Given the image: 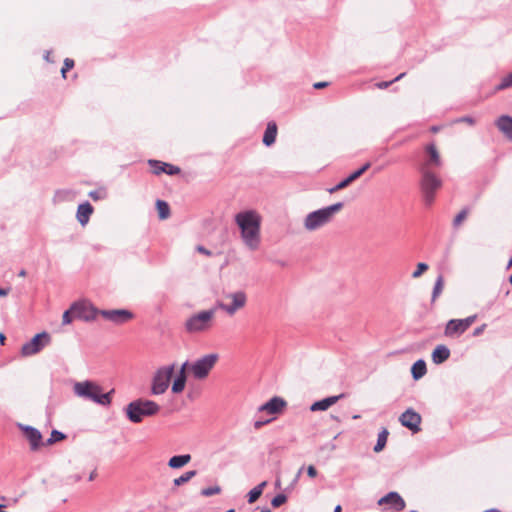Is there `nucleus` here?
I'll use <instances>...</instances> for the list:
<instances>
[{
  "instance_id": "1",
  "label": "nucleus",
  "mask_w": 512,
  "mask_h": 512,
  "mask_svg": "<svg viewBox=\"0 0 512 512\" xmlns=\"http://www.w3.org/2000/svg\"><path fill=\"white\" fill-rule=\"evenodd\" d=\"M235 223L240 229L241 239L245 246L255 251L261 243V217L254 210H246L235 215Z\"/></svg>"
},
{
  "instance_id": "2",
  "label": "nucleus",
  "mask_w": 512,
  "mask_h": 512,
  "mask_svg": "<svg viewBox=\"0 0 512 512\" xmlns=\"http://www.w3.org/2000/svg\"><path fill=\"white\" fill-rule=\"evenodd\" d=\"M218 360L217 354H207L204 357L198 359L191 365H188V362H184L181 365L179 370V374L172 384V392L173 393H181L185 388L186 383V375L185 371L189 367L195 379L202 380L205 379L214 365Z\"/></svg>"
},
{
  "instance_id": "3",
  "label": "nucleus",
  "mask_w": 512,
  "mask_h": 512,
  "mask_svg": "<svg viewBox=\"0 0 512 512\" xmlns=\"http://www.w3.org/2000/svg\"><path fill=\"white\" fill-rule=\"evenodd\" d=\"M75 395L85 400L92 401L102 406H108L111 403V393H104L102 388L95 382L82 381L76 382L73 386Z\"/></svg>"
},
{
  "instance_id": "4",
  "label": "nucleus",
  "mask_w": 512,
  "mask_h": 512,
  "mask_svg": "<svg viewBox=\"0 0 512 512\" xmlns=\"http://www.w3.org/2000/svg\"><path fill=\"white\" fill-rule=\"evenodd\" d=\"M160 410V405L155 401L143 398L130 402L125 408L126 416L132 423H140L144 417L155 416Z\"/></svg>"
},
{
  "instance_id": "5",
  "label": "nucleus",
  "mask_w": 512,
  "mask_h": 512,
  "mask_svg": "<svg viewBox=\"0 0 512 512\" xmlns=\"http://www.w3.org/2000/svg\"><path fill=\"white\" fill-rule=\"evenodd\" d=\"M342 202L313 211L304 219V227L308 231H315L332 221L335 213L343 208Z\"/></svg>"
},
{
  "instance_id": "6",
  "label": "nucleus",
  "mask_w": 512,
  "mask_h": 512,
  "mask_svg": "<svg viewBox=\"0 0 512 512\" xmlns=\"http://www.w3.org/2000/svg\"><path fill=\"white\" fill-rule=\"evenodd\" d=\"M419 170L421 173L420 189L423 200L426 205L430 206L435 199L436 191L442 186V181L427 165L420 166Z\"/></svg>"
},
{
  "instance_id": "7",
  "label": "nucleus",
  "mask_w": 512,
  "mask_h": 512,
  "mask_svg": "<svg viewBox=\"0 0 512 512\" xmlns=\"http://www.w3.org/2000/svg\"><path fill=\"white\" fill-rule=\"evenodd\" d=\"M216 311L217 307H214L190 316L185 322V329L189 333L203 332L210 329L213 325Z\"/></svg>"
},
{
  "instance_id": "8",
  "label": "nucleus",
  "mask_w": 512,
  "mask_h": 512,
  "mask_svg": "<svg viewBox=\"0 0 512 512\" xmlns=\"http://www.w3.org/2000/svg\"><path fill=\"white\" fill-rule=\"evenodd\" d=\"M175 365H167L159 368L153 379L151 385V394L152 395H162L166 392L169 387L170 380L174 374Z\"/></svg>"
},
{
  "instance_id": "9",
  "label": "nucleus",
  "mask_w": 512,
  "mask_h": 512,
  "mask_svg": "<svg viewBox=\"0 0 512 512\" xmlns=\"http://www.w3.org/2000/svg\"><path fill=\"white\" fill-rule=\"evenodd\" d=\"M94 313L85 303L75 302L71 307L63 313L62 324L72 323L74 319L89 320L93 318Z\"/></svg>"
},
{
  "instance_id": "10",
  "label": "nucleus",
  "mask_w": 512,
  "mask_h": 512,
  "mask_svg": "<svg viewBox=\"0 0 512 512\" xmlns=\"http://www.w3.org/2000/svg\"><path fill=\"white\" fill-rule=\"evenodd\" d=\"M226 298L231 300L230 304L218 301L215 307L225 311L228 315H234L239 309L245 306L247 301L246 294L243 291L227 294Z\"/></svg>"
},
{
  "instance_id": "11",
  "label": "nucleus",
  "mask_w": 512,
  "mask_h": 512,
  "mask_svg": "<svg viewBox=\"0 0 512 512\" xmlns=\"http://www.w3.org/2000/svg\"><path fill=\"white\" fill-rule=\"evenodd\" d=\"M476 318V315H472L465 319H452L448 321L445 328V335L449 337L460 336L475 322Z\"/></svg>"
},
{
  "instance_id": "12",
  "label": "nucleus",
  "mask_w": 512,
  "mask_h": 512,
  "mask_svg": "<svg viewBox=\"0 0 512 512\" xmlns=\"http://www.w3.org/2000/svg\"><path fill=\"white\" fill-rule=\"evenodd\" d=\"M51 341V337L47 332L36 334L30 341L23 344L20 352H40Z\"/></svg>"
},
{
  "instance_id": "13",
  "label": "nucleus",
  "mask_w": 512,
  "mask_h": 512,
  "mask_svg": "<svg viewBox=\"0 0 512 512\" xmlns=\"http://www.w3.org/2000/svg\"><path fill=\"white\" fill-rule=\"evenodd\" d=\"M421 420L422 418L420 414L417 413L412 408H409L406 411H404L399 417V421L402 424V426L408 428L413 433H417L420 431Z\"/></svg>"
},
{
  "instance_id": "14",
  "label": "nucleus",
  "mask_w": 512,
  "mask_h": 512,
  "mask_svg": "<svg viewBox=\"0 0 512 512\" xmlns=\"http://www.w3.org/2000/svg\"><path fill=\"white\" fill-rule=\"evenodd\" d=\"M100 314L106 320L116 324L126 323L133 317V314L126 309L101 310Z\"/></svg>"
},
{
  "instance_id": "15",
  "label": "nucleus",
  "mask_w": 512,
  "mask_h": 512,
  "mask_svg": "<svg viewBox=\"0 0 512 512\" xmlns=\"http://www.w3.org/2000/svg\"><path fill=\"white\" fill-rule=\"evenodd\" d=\"M371 164L370 162H366L363 166H361L359 169L351 173L348 177L340 181L337 185L334 187L328 189V192L333 194L339 190H342L349 186L352 182L357 180L360 176H362L369 168Z\"/></svg>"
},
{
  "instance_id": "16",
  "label": "nucleus",
  "mask_w": 512,
  "mask_h": 512,
  "mask_svg": "<svg viewBox=\"0 0 512 512\" xmlns=\"http://www.w3.org/2000/svg\"><path fill=\"white\" fill-rule=\"evenodd\" d=\"M378 505H388L395 511H402L405 508V501L397 492H389L378 500Z\"/></svg>"
},
{
  "instance_id": "17",
  "label": "nucleus",
  "mask_w": 512,
  "mask_h": 512,
  "mask_svg": "<svg viewBox=\"0 0 512 512\" xmlns=\"http://www.w3.org/2000/svg\"><path fill=\"white\" fill-rule=\"evenodd\" d=\"M285 406L286 402L282 398L273 397L268 402L259 407V412L275 415L281 413Z\"/></svg>"
},
{
  "instance_id": "18",
  "label": "nucleus",
  "mask_w": 512,
  "mask_h": 512,
  "mask_svg": "<svg viewBox=\"0 0 512 512\" xmlns=\"http://www.w3.org/2000/svg\"><path fill=\"white\" fill-rule=\"evenodd\" d=\"M148 164L153 168V173L155 175H159L161 173H166L168 175H177L181 171L179 167L159 160H149Z\"/></svg>"
},
{
  "instance_id": "19",
  "label": "nucleus",
  "mask_w": 512,
  "mask_h": 512,
  "mask_svg": "<svg viewBox=\"0 0 512 512\" xmlns=\"http://www.w3.org/2000/svg\"><path fill=\"white\" fill-rule=\"evenodd\" d=\"M495 125L499 131L509 140L512 141V117L508 115L500 116Z\"/></svg>"
},
{
  "instance_id": "20",
  "label": "nucleus",
  "mask_w": 512,
  "mask_h": 512,
  "mask_svg": "<svg viewBox=\"0 0 512 512\" xmlns=\"http://www.w3.org/2000/svg\"><path fill=\"white\" fill-rule=\"evenodd\" d=\"M426 152L429 155V159L423 162L421 166L427 165L430 170H432L434 167H440L442 162L436 146L434 144L427 145Z\"/></svg>"
},
{
  "instance_id": "21",
  "label": "nucleus",
  "mask_w": 512,
  "mask_h": 512,
  "mask_svg": "<svg viewBox=\"0 0 512 512\" xmlns=\"http://www.w3.org/2000/svg\"><path fill=\"white\" fill-rule=\"evenodd\" d=\"M26 438L30 442L31 449L37 450L41 445L42 435L39 430L31 426L22 427Z\"/></svg>"
},
{
  "instance_id": "22",
  "label": "nucleus",
  "mask_w": 512,
  "mask_h": 512,
  "mask_svg": "<svg viewBox=\"0 0 512 512\" xmlns=\"http://www.w3.org/2000/svg\"><path fill=\"white\" fill-rule=\"evenodd\" d=\"M93 213V207L89 202H84L80 204L77 208V220L79 223L84 226L88 223L91 214Z\"/></svg>"
},
{
  "instance_id": "23",
  "label": "nucleus",
  "mask_w": 512,
  "mask_h": 512,
  "mask_svg": "<svg viewBox=\"0 0 512 512\" xmlns=\"http://www.w3.org/2000/svg\"><path fill=\"white\" fill-rule=\"evenodd\" d=\"M342 397H343V394H340L337 396H331V397L324 398L320 401H316L311 405L310 410L313 412L327 410L329 407L334 405Z\"/></svg>"
},
{
  "instance_id": "24",
  "label": "nucleus",
  "mask_w": 512,
  "mask_h": 512,
  "mask_svg": "<svg viewBox=\"0 0 512 512\" xmlns=\"http://www.w3.org/2000/svg\"><path fill=\"white\" fill-rule=\"evenodd\" d=\"M277 136V125L275 122H269L263 135V143L266 146H271L275 143Z\"/></svg>"
},
{
  "instance_id": "25",
  "label": "nucleus",
  "mask_w": 512,
  "mask_h": 512,
  "mask_svg": "<svg viewBox=\"0 0 512 512\" xmlns=\"http://www.w3.org/2000/svg\"><path fill=\"white\" fill-rule=\"evenodd\" d=\"M191 461L190 454L176 455L169 459L168 466L172 469H179Z\"/></svg>"
},
{
  "instance_id": "26",
  "label": "nucleus",
  "mask_w": 512,
  "mask_h": 512,
  "mask_svg": "<svg viewBox=\"0 0 512 512\" xmlns=\"http://www.w3.org/2000/svg\"><path fill=\"white\" fill-rule=\"evenodd\" d=\"M412 375L413 378L418 380L422 378L426 374V363L424 360L420 359L416 361L412 366Z\"/></svg>"
},
{
  "instance_id": "27",
  "label": "nucleus",
  "mask_w": 512,
  "mask_h": 512,
  "mask_svg": "<svg viewBox=\"0 0 512 512\" xmlns=\"http://www.w3.org/2000/svg\"><path fill=\"white\" fill-rule=\"evenodd\" d=\"M156 208L161 220L167 219L170 216V207L167 202L163 200H157Z\"/></svg>"
},
{
  "instance_id": "28",
  "label": "nucleus",
  "mask_w": 512,
  "mask_h": 512,
  "mask_svg": "<svg viewBox=\"0 0 512 512\" xmlns=\"http://www.w3.org/2000/svg\"><path fill=\"white\" fill-rule=\"evenodd\" d=\"M196 474H197L196 470L186 471L181 476H179L178 478H175L173 480V485L175 487H179V486L187 483L188 481H190L193 477L196 476Z\"/></svg>"
},
{
  "instance_id": "29",
  "label": "nucleus",
  "mask_w": 512,
  "mask_h": 512,
  "mask_svg": "<svg viewBox=\"0 0 512 512\" xmlns=\"http://www.w3.org/2000/svg\"><path fill=\"white\" fill-rule=\"evenodd\" d=\"M266 484V481H263L259 485L254 487L252 490H250V492L248 493V502L250 504L254 503L261 496Z\"/></svg>"
},
{
  "instance_id": "30",
  "label": "nucleus",
  "mask_w": 512,
  "mask_h": 512,
  "mask_svg": "<svg viewBox=\"0 0 512 512\" xmlns=\"http://www.w3.org/2000/svg\"><path fill=\"white\" fill-rule=\"evenodd\" d=\"M388 431L387 429H383L379 434H378V438H377V443L376 445L374 446V451L375 452H380L384 449L386 443H387V438H388Z\"/></svg>"
},
{
  "instance_id": "31",
  "label": "nucleus",
  "mask_w": 512,
  "mask_h": 512,
  "mask_svg": "<svg viewBox=\"0 0 512 512\" xmlns=\"http://www.w3.org/2000/svg\"><path fill=\"white\" fill-rule=\"evenodd\" d=\"M444 287V278L442 275H439L435 281L434 288L432 291L431 301L434 302L437 297L442 293Z\"/></svg>"
},
{
  "instance_id": "32",
  "label": "nucleus",
  "mask_w": 512,
  "mask_h": 512,
  "mask_svg": "<svg viewBox=\"0 0 512 512\" xmlns=\"http://www.w3.org/2000/svg\"><path fill=\"white\" fill-rule=\"evenodd\" d=\"M512 87V72L504 76L501 82L496 86V91L505 90Z\"/></svg>"
},
{
  "instance_id": "33",
  "label": "nucleus",
  "mask_w": 512,
  "mask_h": 512,
  "mask_svg": "<svg viewBox=\"0 0 512 512\" xmlns=\"http://www.w3.org/2000/svg\"><path fill=\"white\" fill-rule=\"evenodd\" d=\"M468 213H469V209L464 208L455 216V218L453 220L454 228H457L462 224V222L467 218Z\"/></svg>"
},
{
  "instance_id": "34",
  "label": "nucleus",
  "mask_w": 512,
  "mask_h": 512,
  "mask_svg": "<svg viewBox=\"0 0 512 512\" xmlns=\"http://www.w3.org/2000/svg\"><path fill=\"white\" fill-rule=\"evenodd\" d=\"M65 437L66 436L62 432L58 430H53L51 432L50 438L47 440V445H52L58 441L65 439Z\"/></svg>"
},
{
  "instance_id": "35",
  "label": "nucleus",
  "mask_w": 512,
  "mask_h": 512,
  "mask_svg": "<svg viewBox=\"0 0 512 512\" xmlns=\"http://www.w3.org/2000/svg\"><path fill=\"white\" fill-rule=\"evenodd\" d=\"M221 492V488L219 486L207 487L201 490V495L205 497H209L212 495L219 494Z\"/></svg>"
},
{
  "instance_id": "36",
  "label": "nucleus",
  "mask_w": 512,
  "mask_h": 512,
  "mask_svg": "<svg viewBox=\"0 0 512 512\" xmlns=\"http://www.w3.org/2000/svg\"><path fill=\"white\" fill-rule=\"evenodd\" d=\"M428 265L426 263H418L416 270L412 273L413 278H419L424 272L428 270Z\"/></svg>"
},
{
  "instance_id": "37",
  "label": "nucleus",
  "mask_w": 512,
  "mask_h": 512,
  "mask_svg": "<svg viewBox=\"0 0 512 512\" xmlns=\"http://www.w3.org/2000/svg\"><path fill=\"white\" fill-rule=\"evenodd\" d=\"M405 76V73H401L399 74L396 78H394L393 80L391 81H382V82H379L376 84V86L379 88V89H386L388 88L392 83L396 82V81H399L400 79H402L403 77Z\"/></svg>"
},
{
  "instance_id": "38",
  "label": "nucleus",
  "mask_w": 512,
  "mask_h": 512,
  "mask_svg": "<svg viewBox=\"0 0 512 512\" xmlns=\"http://www.w3.org/2000/svg\"><path fill=\"white\" fill-rule=\"evenodd\" d=\"M106 194L105 189L93 190L89 192V197L96 201L104 199Z\"/></svg>"
},
{
  "instance_id": "39",
  "label": "nucleus",
  "mask_w": 512,
  "mask_h": 512,
  "mask_svg": "<svg viewBox=\"0 0 512 512\" xmlns=\"http://www.w3.org/2000/svg\"><path fill=\"white\" fill-rule=\"evenodd\" d=\"M287 501V497L286 495L284 494H278L276 495L272 501H271V505L273 507H280L281 505H283L285 502Z\"/></svg>"
},
{
  "instance_id": "40",
  "label": "nucleus",
  "mask_w": 512,
  "mask_h": 512,
  "mask_svg": "<svg viewBox=\"0 0 512 512\" xmlns=\"http://www.w3.org/2000/svg\"><path fill=\"white\" fill-rule=\"evenodd\" d=\"M74 66V61L70 58H66L64 60V65L61 69V74L64 78H66V72L69 71L70 69H72Z\"/></svg>"
},
{
  "instance_id": "41",
  "label": "nucleus",
  "mask_w": 512,
  "mask_h": 512,
  "mask_svg": "<svg viewBox=\"0 0 512 512\" xmlns=\"http://www.w3.org/2000/svg\"><path fill=\"white\" fill-rule=\"evenodd\" d=\"M450 354H432V360L435 364L444 363Z\"/></svg>"
},
{
  "instance_id": "42",
  "label": "nucleus",
  "mask_w": 512,
  "mask_h": 512,
  "mask_svg": "<svg viewBox=\"0 0 512 512\" xmlns=\"http://www.w3.org/2000/svg\"><path fill=\"white\" fill-rule=\"evenodd\" d=\"M307 474L309 477L314 478L317 476V470L313 465H309L307 468Z\"/></svg>"
},
{
  "instance_id": "43",
  "label": "nucleus",
  "mask_w": 512,
  "mask_h": 512,
  "mask_svg": "<svg viewBox=\"0 0 512 512\" xmlns=\"http://www.w3.org/2000/svg\"><path fill=\"white\" fill-rule=\"evenodd\" d=\"M196 250L204 255L210 256L212 253L208 249H206L204 246L198 245L196 247Z\"/></svg>"
},
{
  "instance_id": "44",
  "label": "nucleus",
  "mask_w": 512,
  "mask_h": 512,
  "mask_svg": "<svg viewBox=\"0 0 512 512\" xmlns=\"http://www.w3.org/2000/svg\"><path fill=\"white\" fill-rule=\"evenodd\" d=\"M432 352H450L449 349L444 345H437Z\"/></svg>"
},
{
  "instance_id": "45",
  "label": "nucleus",
  "mask_w": 512,
  "mask_h": 512,
  "mask_svg": "<svg viewBox=\"0 0 512 512\" xmlns=\"http://www.w3.org/2000/svg\"><path fill=\"white\" fill-rule=\"evenodd\" d=\"M328 85H329V83H328V82H316V83L313 85V87H314L315 89H322V88L327 87Z\"/></svg>"
},
{
  "instance_id": "46",
  "label": "nucleus",
  "mask_w": 512,
  "mask_h": 512,
  "mask_svg": "<svg viewBox=\"0 0 512 512\" xmlns=\"http://www.w3.org/2000/svg\"><path fill=\"white\" fill-rule=\"evenodd\" d=\"M485 327H486V325H485V324L481 325L480 327H477V328L474 330L473 335H474V336H478V335H480V334L484 331Z\"/></svg>"
},
{
  "instance_id": "47",
  "label": "nucleus",
  "mask_w": 512,
  "mask_h": 512,
  "mask_svg": "<svg viewBox=\"0 0 512 512\" xmlns=\"http://www.w3.org/2000/svg\"><path fill=\"white\" fill-rule=\"evenodd\" d=\"M461 121L462 122H466L470 125H474L475 124V120L472 118V117H469V116H465L463 118H461Z\"/></svg>"
},
{
  "instance_id": "48",
  "label": "nucleus",
  "mask_w": 512,
  "mask_h": 512,
  "mask_svg": "<svg viewBox=\"0 0 512 512\" xmlns=\"http://www.w3.org/2000/svg\"><path fill=\"white\" fill-rule=\"evenodd\" d=\"M10 292V288H2L0 287V297L7 296Z\"/></svg>"
},
{
  "instance_id": "49",
  "label": "nucleus",
  "mask_w": 512,
  "mask_h": 512,
  "mask_svg": "<svg viewBox=\"0 0 512 512\" xmlns=\"http://www.w3.org/2000/svg\"><path fill=\"white\" fill-rule=\"evenodd\" d=\"M268 422H270V420H266V421H264V422L256 421V422H255V424H254V426H255V428H257V429H258V428H260L263 424L268 423Z\"/></svg>"
},
{
  "instance_id": "50",
  "label": "nucleus",
  "mask_w": 512,
  "mask_h": 512,
  "mask_svg": "<svg viewBox=\"0 0 512 512\" xmlns=\"http://www.w3.org/2000/svg\"><path fill=\"white\" fill-rule=\"evenodd\" d=\"M5 340H6L5 335L2 332H0V344L3 345Z\"/></svg>"
},
{
  "instance_id": "51",
  "label": "nucleus",
  "mask_w": 512,
  "mask_h": 512,
  "mask_svg": "<svg viewBox=\"0 0 512 512\" xmlns=\"http://www.w3.org/2000/svg\"><path fill=\"white\" fill-rule=\"evenodd\" d=\"M18 276L25 277L26 276V270L22 269L19 271Z\"/></svg>"
},
{
  "instance_id": "52",
  "label": "nucleus",
  "mask_w": 512,
  "mask_h": 512,
  "mask_svg": "<svg viewBox=\"0 0 512 512\" xmlns=\"http://www.w3.org/2000/svg\"><path fill=\"white\" fill-rule=\"evenodd\" d=\"M334 512H341V507L338 505V506L335 508Z\"/></svg>"
},
{
  "instance_id": "53",
  "label": "nucleus",
  "mask_w": 512,
  "mask_h": 512,
  "mask_svg": "<svg viewBox=\"0 0 512 512\" xmlns=\"http://www.w3.org/2000/svg\"><path fill=\"white\" fill-rule=\"evenodd\" d=\"M49 55H50V53H49V52H46V54H45V59H46L47 61H49Z\"/></svg>"
},
{
  "instance_id": "54",
  "label": "nucleus",
  "mask_w": 512,
  "mask_h": 512,
  "mask_svg": "<svg viewBox=\"0 0 512 512\" xmlns=\"http://www.w3.org/2000/svg\"><path fill=\"white\" fill-rule=\"evenodd\" d=\"M510 266H512V257H511V259L508 262V267H510Z\"/></svg>"
},
{
  "instance_id": "55",
  "label": "nucleus",
  "mask_w": 512,
  "mask_h": 512,
  "mask_svg": "<svg viewBox=\"0 0 512 512\" xmlns=\"http://www.w3.org/2000/svg\"><path fill=\"white\" fill-rule=\"evenodd\" d=\"M62 193H63V191H58V192L56 193V196H59V195H61Z\"/></svg>"
},
{
  "instance_id": "56",
  "label": "nucleus",
  "mask_w": 512,
  "mask_h": 512,
  "mask_svg": "<svg viewBox=\"0 0 512 512\" xmlns=\"http://www.w3.org/2000/svg\"><path fill=\"white\" fill-rule=\"evenodd\" d=\"M509 282H510V284H512V274L509 277Z\"/></svg>"
},
{
  "instance_id": "57",
  "label": "nucleus",
  "mask_w": 512,
  "mask_h": 512,
  "mask_svg": "<svg viewBox=\"0 0 512 512\" xmlns=\"http://www.w3.org/2000/svg\"><path fill=\"white\" fill-rule=\"evenodd\" d=\"M226 512H235V510L234 509H230V510H228Z\"/></svg>"
},
{
  "instance_id": "58",
  "label": "nucleus",
  "mask_w": 512,
  "mask_h": 512,
  "mask_svg": "<svg viewBox=\"0 0 512 512\" xmlns=\"http://www.w3.org/2000/svg\"><path fill=\"white\" fill-rule=\"evenodd\" d=\"M261 512H271L270 510H265V511H261Z\"/></svg>"
}]
</instances>
